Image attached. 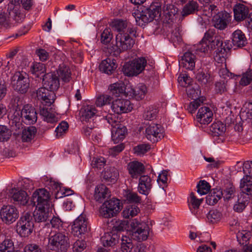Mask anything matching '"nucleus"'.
<instances>
[{"mask_svg": "<svg viewBox=\"0 0 252 252\" xmlns=\"http://www.w3.org/2000/svg\"><path fill=\"white\" fill-rule=\"evenodd\" d=\"M161 3L158 1L153 2L150 5L141 11H135L132 15L139 26L142 27L146 24L160 18L161 14Z\"/></svg>", "mask_w": 252, "mask_h": 252, "instance_id": "f257e3e1", "label": "nucleus"}, {"mask_svg": "<svg viewBox=\"0 0 252 252\" xmlns=\"http://www.w3.org/2000/svg\"><path fill=\"white\" fill-rule=\"evenodd\" d=\"M132 34L117 33L115 37V44L112 46L111 50L115 55L131 49L135 43Z\"/></svg>", "mask_w": 252, "mask_h": 252, "instance_id": "f03ea898", "label": "nucleus"}, {"mask_svg": "<svg viewBox=\"0 0 252 252\" xmlns=\"http://www.w3.org/2000/svg\"><path fill=\"white\" fill-rule=\"evenodd\" d=\"M67 234L65 232H59L50 236L48 238V248L58 252H65L69 246Z\"/></svg>", "mask_w": 252, "mask_h": 252, "instance_id": "7ed1b4c3", "label": "nucleus"}, {"mask_svg": "<svg viewBox=\"0 0 252 252\" xmlns=\"http://www.w3.org/2000/svg\"><path fill=\"white\" fill-rule=\"evenodd\" d=\"M13 116L16 122L22 119V121L28 125L36 122L37 118L35 109L29 104L24 106L21 110H16Z\"/></svg>", "mask_w": 252, "mask_h": 252, "instance_id": "20e7f679", "label": "nucleus"}, {"mask_svg": "<svg viewBox=\"0 0 252 252\" xmlns=\"http://www.w3.org/2000/svg\"><path fill=\"white\" fill-rule=\"evenodd\" d=\"M33 226L32 213L25 212L17 223L16 231L21 237H27L32 232Z\"/></svg>", "mask_w": 252, "mask_h": 252, "instance_id": "39448f33", "label": "nucleus"}, {"mask_svg": "<svg viewBox=\"0 0 252 252\" xmlns=\"http://www.w3.org/2000/svg\"><path fill=\"white\" fill-rule=\"evenodd\" d=\"M7 11L8 14L5 12L0 13V26L5 29L13 26V21L18 22L20 14L18 7L14 6L13 4H8Z\"/></svg>", "mask_w": 252, "mask_h": 252, "instance_id": "423d86ee", "label": "nucleus"}, {"mask_svg": "<svg viewBox=\"0 0 252 252\" xmlns=\"http://www.w3.org/2000/svg\"><path fill=\"white\" fill-rule=\"evenodd\" d=\"M11 86L13 89L21 94H25L30 87L28 74L24 71L16 72L11 77Z\"/></svg>", "mask_w": 252, "mask_h": 252, "instance_id": "0eeeda50", "label": "nucleus"}, {"mask_svg": "<svg viewBox=\"0 0 252 252\" xmlns=\"http://www.w3.org/2000/svg\"><path fill=\"white\" fill-rule=\"evenodd\" d=\"M119 200L113 198L105 201L99 209V214L105 218L114 217L120 211Z\"/></svg>", "mask_w": 252, "mask_h": 252, "instance_id": "6e6552de", "label": "nucleus"}, {"mask_svg": "<svg viewBox=\"0 0 252 252\" xmlns=\"http://www.w3.org/2000/svg\"><path fill=\"white\" fill-rule=\"evenodd\" d=\"M164 128L160 125L154 123L146 124L145 136L151 142L155 143L164 137Z\"/></svg>", "mask_w": 252, "mask_h": 252, "instance_id": "1a4fd4ad", "label": "nucleus"}, {"mask_svg": "<svg viewBox=\"0 0 252 252\" xmlns=\"http://www.w3.org/2000/svg\"><path fill=\"white\" fill-rule=\"evenodd\" d=\"M89 229L88 219L83 213L74 220L71 225L72 233L77 237L85 234Z\"/></svg>", "mask_w": 252, "mask_h": 252, "instance_id": "9d476101", "label": "nucleus"}, {"mask_svg": "<svg viewBox=\"0 0 252 252\" xmlns=\"http://www.w3.org/2000/svg\"><path fill=\"white\" fill-rule=\"evenodd\" d=\"M112 27L118 33L126 34L129 33L134 37L136 36V27L132 25L126 20L116 19L112 21Z\"/></svg>", "mask_w": 252, "mask_h": 252, "instance_id": "9b49d317", "label": "nucleus"}, {"mask_svg": "<svg viewBox=\"0 0 252 252\" xmlns=\"http://www.w3.org/2000/svg\"><path fill=\"white\" fill-rule=\"evenodd\" d=\"M32 202L36 207H50L49 192L44 189L36 190L32 194Z\"/></svg>", "mask_w": 252, "mask_h": 252, "instance_id": "f8f14e48", "label": "nucleus"}, {"mask_svg": "<svg viewBox=\"0 0 252 252\" xmlns=\"http://www.w3.org/2000/svg\"><path fill=\"white\" fill-rule=\"evenodd\" d=\"M186 92L189 97L194 100L190 102L187 106V109L190 113H193L195 110L199 106H200L203 102V99L202 98H199L196 99L200 94V91L198 89H195L194 87L189 86L186 88Z\"/></svg>", "mask_w": 252, "mask_h": 252, "instance_id": "ddd939ff", "label": "nucleus"}, {"mask_svg": "<svg viewBox=\"0 0 252 252\" xmlns=\"http://www.w3.org/2000/svg\"><path fill=\"white\" fill-rule=\"evenodd\" d=\"M0 214L2 221L7 224L12 223L19 217L17 209L12 205L3 206L0 210Z\"/></svg>", "mask_w": 252, "mask_h": 252, "instance_id": "4468645a", "label": "nucleus"}, {"mask_svg": "<svg viewBox=\"0 0 252 252\" xmlns=\"http://www.w3.org/2000/svg\"><path fill=\"white\" fill-rule=\"evenodd\" d=\"M231 48V44L229 41L225 40L221 42L219 46H216V50L215 52L214 59L216 62L222 64L224 63L226 66L225 61L227 58V53Z\"/></svg>", "mask_w": 252, "mask_h": 252, "instance_id": "2eb2a0df", "label": "nucleus"}, {"mask_svg": "<svg viewBox=\"0 0 252 252\" xmlns=\"http://www.w3.org/2000/svg\"><path fill=\"white\" fill-rule=\"evenodd\" d=\"M111 108L116 114H122L126 113L131 111L132 105L130 101L126 99L118 98L114 100Z\"/></svg>", "mask_w": 252, "mask_h": 252, "instance_id": "dca6fc26", "label": "nucleus"}, {"mask_svg": "<svg viewBox=\"0 0 252 252\" xmlns=\"http://www.w3.org/2000/svg\"><path fill=\"white\" fill-rule=\"evenodd\" d=\"M36 96L38 99L40 100L42 103L47 105H50L53 103L56 97L54 92L49 90L45 87L40 88L37 90Z\"/></svg>", "mask_w": 252, "mask_h": 252, "instance_id": "f3484780", "label": "nucleus"}, {"mask_svg": "<svg viewBox=\"0 0 252 252\" xmlns=\"http://www.w3.org/2000/svg\"><path fill=\"white\" fill-rule=\"evenodd\" d=\"M230 14L226 11H220L213 18L214 27L222 30L226 28L227 24L231 21Z\"/></svg>", "mask_w": 252, "mask_h": 252, "instance_id": "a211bd4d", "label": "nucleus"}, {"mask_svg": "<svg viewBox=\"0 0 252 252\" xmlns=\"http://www.w3.org/2000/svg\"><path fill=\"white\" fill-rule=\"evenodd\" d=\"M43 82L45 87L54 92L57 90L60 85L59 78L55 72L44 74L43 77Z\"/></svg>", "mask_w": 252, "mask_h": 252, "instance_id": "6ab92c4d", "label": "nucleus"}, {"mask_svg": "<svg viewBox=\"0 0 252 252\" xmlns=\"http://www.w3.org/2000/svg\"><path fill=\"white\" fill-rule=\"evenodd\" d=\"M213 113L207 106L201 107L197 113L196 120L201 125H208L213 119Z\"/></svg>", "mask_w": 252, "mask_h": 252, "instance_id": "aec40b11", "label": "nucleus"}, {"mask_svg": "<svg viewBox=\"0 0 252 252\" xmlns=\"http://www.w3.org/2000/svg\"><path fill=\"white\" fill-rule=\"evenodd\" d=\"M127 169L132 179H137L145 171V166L143 163L136 160L129 162L127 165Z\"/></svg>", "mask_w": 252, "mask_h": 252, "instance_id": "412c9836", "label": "nucleus"}, {"mask_svg": "<svg viewBox=\"0 0 252 252\" xmlns=\"http://www.w3.org/2000/svg\"><path fill=\"white\" fill-rule=\"evenodd\" d=\"M9 196L17 204L26 205L29 200L28 195L25 190L16 188L10 190Z\"/></svg>", "mask_w": 252, "mask_h": 252, "instance_id": "4be33fe9", "label": "nucleus"}, {"mask_svg": "<svg viewBox=\"0 0 252 252\" xmlns=\"http://www.w3.org/2000/svg\"><path fill=\"white\" fill-rule=\"evenodd\" d=\"M152 188V179L148 175H141L139 178L137 189L143 195H147Z\"/></svg>", "mask_w": 252, "mask_h": 252, "instance_id": "5701e85b", "label": "nucleus"}, {"mask_svg": "<svg viewBox=\"0 0 252 252\" xmlns=\"http://www.w3.org/2000/svg\"><path fill=\"white\" fill-rule=\"evenodd\" d=\"M164 22L168 24L173 23L177 18L178 8L172 4H165L163 8Z\"/></svg>", "mask_w": 252, "mask_h": 252, "instance_id": "b1692460", "label": "nucleus"}, {"mask_svg": "<svg viewBox=\"0 0 252 252\" xmlns=\"http://www.w3.org/2000/svg\"><path fill=\"white\" fill-rule=\"evenodd\" d=\"M202 39L203 42L206 41L210 44L211 50L216 49V46H219L223 42L221 37L217 35L214 29L207 31Z\"/></svg>", "mask_w": 252, "mask_h": 252, "instance_id": "393cba45", "label": "nucleus"}, {"mask_svg": "<svg viewBox=\"0 0 252 252\" xmlns=\"http://www.w3.org/2000/svg\"><path fill=\"white\" fill-rule=\"evenodd\" d=\"M52 212L50 207H36L32 214L35 221L37 222H45L51 216Z\"/></svg>", "mask_w": 252, "mask_h": 252, "instance_id": "a878e982", "label": "nucleus"}, {"mask_svg": "<svg viewBox=\"0 0 252 252\" xmlns=\"http://www.w3.org/2000/svg\"><path fill=\"white\" fill-rule=\"evenodd\" d=\"M196 56L190 51L186 52L179 61L180 66L189 70H193L195 67Z\"/></svg>", "mask_w": 252, "mask_h": 252, "instance_id": "bb28decb", "label": "nucleus"}, {"mask_svg": "<svg viewBox=\"0 0 252 252\" xmlns=\"http://www.w3.org/2000/svg\"><path fill=\"white\" fill-rule=\"evenodd\" d=\"M149 234V227L145 223H143L141 226L133 231L131 234L132 238L138 241L146 240Z\"/></svg>", "mask_w": 252, "mask_h": 252, "instance_id": "cd10ccee", "label": "nucleus"}, {"mask_svg": "<svg viewBox=\"0 0 252 252\" xmlns=\"http://www.w3.org/2000/svg\"><path fill=\"white\" fill-rule=\"evenodd\" d=\"M118 66L115 59L107 58L103 60L99 65L100 70L107 74H111Z\"/></svg>", "mask_w": 252, "mask_h": 252, "instance_id": "c85d7f7f", "label": "nucleus"}, {"mask_svg": "<svg viewBox=\"0 0 252 252\" xmlns=\"http://www.w3.org/2000/svg\"><path fill=\"white\" fill-rule=\"evenodd\" d=\"M249 11V9L245 5L236 4L233 7L234 19L237 22L243 21L247 17Z\"/></svg>", "mask_w": 252, "mask_h": 252, "instance_id": "c756f323", "label": "nucleus"}, {"mask_svg": "<svg viewBox=\"0 0 252 252\" xmlns=\"http://www.w3.org/2000/svg\"><path fill=\"white\" fill-rule=\"evenodd\" d=\"M232 42L237 47H243L247 44V40L245 34L239 30L233 32L232 35Z\"/></svg>", "mask_w": 252, "mask_h": 252, "instance_id": "7c9ffc66", "label": "nucleus"}, {"mask_svg": "<svg viewBox=\"0 0 252 252\" xmlns=\"http://www.w3.org/2000/svg\"><path fill=\"white\" fill-rule=\"evenodd\" d=\"M59 78L64 83L69 82L71 78L69 67L65 64H61L55 72Z\"/></svg>", "mask_w": 252, "mask_h": 252, "instance_id": "2f4dec72", "label": "nucleus"}, {"mask_svg": "<svg viewBox=\"0 0 252 252\" xmlns=\"http://www.w3.org/2000/svg\"><path fill=\"white\" fill-rule=\"evenodd\" d=\"M110 196V192L104 185L101 184L95 188L94 197L97 201L102 202L105 198Z\"/></svg>", "mask_w": 252, "mask_h": 252, "instance_id": "473e14b6", "label": "nucleus"}, {"mask_svg": "<svg viewBox=\"0 0 252 252\" xmlns=\"http://www.w3.org/2000/svg\"><path fill=\"white\" fill-rule=\"evenodd\" d=\"M126 132V128L122 124L111 128L112 139L115 143L123 140Z\"/></svg>", "mask_w": 252, "mask_h": 252, "instance_id": "72a5a7b5", "label": "nucleus"}, {"mask_svg": "<svg viewBox=\"0 0 252 252\" xmlns=\"http://www.w3.org/2000/svg\"><path fill=\"white\" fill-rule=\"evenodd\" d=\"M40 115L43 117V120L47 123L53 124L58 121V118L56 116L52 108L46 107L41 108Z\"/></svg>", "mask_w": 252, "mask_h": 252, "instance_id": "f704fd0d", "label": "nucleus"}, {"mask_svg": "<svg viewBox=\"0 0 252 252\" xmlns=\"http://www.w3.org/2000/svg\"><path fill=\"white\" fill-rule=\"evenodd\" d=\"M109 90L112 95L115 97L126 95L125 85L122 82L111 84L109 87Z\"/></svg>", "mask_w": 252, "mask_h": 252, "instance_id": "c9c22d12", "label": "nucleus"}, {"mask_svg": "<svg viewBox=\"0 0 252 252\" xmlns=\"http://www.w3.org/2000/svg\"><path fill=\"white\" fill-rule=\"evenodd\" d=\"M222 195V191L220 189H213L206 196V202L210 205H214L221 198Z\"/></svg>", "mask_w": 252, "mask_h": 252, "instance_id": "e433bc0d", "label": "nucleus"}, {"mask_svg": "<svg viewBox=\"0 0 252 252\" xmlns=\"http://www.w3.org/2000/svg\"><path fill=\"white\" fill-rule=\"evenodd\" d=\"M210 130L214 137L222 136L225 130V126L220 121L213 123L210 126Z\"/></svg>", "mask_w": 252, "mask_h": 252, "instance_id": "4c0bfd02", "label": "nucleus"}, {"mask_svg": "<svg viewBox=\"0 0 252 252\" xmlns=\"http://www.w3.org/2000/svg\"><path fill=\"white\" fill-rule=\"evenodd\" d=\"M240 188L245 195L252 194V178L245 176L241 180Z\"/></svg>", "mask_w": 252, "mask_h": 252, "instance_id": "58836bf2", "label": "nucleus"}, {"mask_svg": "<svg viewBox=\"0 0 252 252\" xmlns=\"http://www.w3.org/2000/svg\"><path fill=\"white\" fill-rule=\"evenodd\" d=\"M202 201V199L197 198L194 193L191 192L190 193L188 199V203L189 209L192 214L196 215L197 210L199 208Z\"/></svg>", "mask_w": 252, "mask_h": 252, "instance_id": "ea45409f", "label": "nucleus"}, {"mask_svg": "<svg viewBox=\"0 0 252 252\" xmlns=\"http://www.w3.org/2000/svg\"><path fill=\"white\" fill-rule=\"evenodd\" d=\"M147 93V87L143 84H139L133 89H131V94L136 100H141L145 97Z\"/></svg>", "mask_w": 252, "mask_h": 252, "instance_id": "a19ab883", "label": "nucleus"}, {"mask_svg": "<svg viewBox=\"0 0 252 252\" xmlns=\"http://www.w3.org/2000/svg\"><path fill=\"white\" fill-rule=\"evenodd\" d=\"M249 203V196L244 194L238 196L237 201L234 205L233 209L235 212H242Z\"/></svg>", "mask_w": 252, "mask_h": 252, "instance_id": "79ce46f5", "label": "nucleus"}, {"mask_svg": "<svg viewBox=\"0 0 252 252\" xmlns=\"http://www.w3.org/2000/svg\"><path fill=\"white\" fill-rule=\"evenodd\" d=\"M36 132V128L33 126H29L25 128L22 131V141L27 142L31 141L34 137Z\"/></svg>", "mask_w": 252, "mask_h": 252, "instance_id": "37998d69", "label": "nucleus"}, {"mask_svg": "<svg viewBox=\"0 0 252 252\" xmlns=\"http://www.w3.org/2000/svg\"><path fill=\"white\" fill-rule=\"evenodd\" d=\"M101 241L104 247H111L115 245L118 241V237L117 234L105 233L101 238Z\"/></svg>", "mask_w": 252, "mask_h": 252, "instance_id": "c03bdc74", "label": "nucleus"}, {"mask_svg": "<svg viewBox=\"0 0 252 252\" xmlns=\"http://www.w3.org/2000/svg\"><path fill=\"white\" fill-rule=\"evenodd\" d=\"M133 60L126 63L123 66V73L126 76H133L139 74Z\"/></svg>", "mask_w": 252, "mask_h": 252, "instance_id": "a18cd8bd", "label": "nucleus"}, {"mask_svg": "<svg viewBox=\"0 0 252 252\" xmlns=\"http://www.w3.org/2000/svg\"><path fill=\"white\" fill-rule=\"evenodd\" d=\"M133 60L126 63L123 66V73L126 76H133L139 74Z\"/></svg>", "mask_w": 252, "mask_h": 252, "instance_id": "49530a36", "label": "nucleus"}, {"mask_svg": "<svg viewBox=\"0 0 252 252\" xmlns=\"http://www.w3.org/2000/svg\"><path fill=\"white\" fill-rule=\"evenodd\" d=\"M118 170L115 167H111L105 170L103 173V179L108 182H114L118 178Z\"/></svg>", "mask_w": 252, "mask_h": 252, "instance_id": "de8ad7c7", "label": "nucleus"}, {"mask_svg": "<svg viewBox=\"0 0 252 252\" xmlns=\"http://www.w3.org/2000/svg\"><path fill=\"white\" fill-rule=\"evenodd\" d=\"M96 112V110L93 105H87L81 110V118L83 121H88L92 118Z\"/></svg>", "mask_w": 252, "mask_h": 252, "instance_id": "09e8293b", "label": "nucleus"}, {"mask_svg": "<svg viewBox=\"0 0 252 252\" xmlns=\"http://www.w3.org/2000/svg\"><path fill=\"white\" fill-rule=\"evenodd\" d=\"M206 218L207 221L209 223H217L221 219L222 214L217 210H211L207 214Z\"/></svg>", "mask_w": 252, "mask_h": 252, "instance_id": "8fccbe9b", "label": "nucleus"}, {"mask_svg": "<svg viewBox=\"0 0 252 252\" xmlns=\"http://www.w3.org/2000/svg\"><path fill=\"white\" fill-rule=\"evenodd\" d=\"M140 212L139 208L135 205H128L123 211L125 218H129L136 216Z\"/></svg>", "mask_w": 252, "mask_h": 252, "instance_id": "3c124183", "label": "nucleus"}, {"mask_svg": "<svg viewBox=\"0 0 252 252\" xmlns=\"http://www.w3.org/2000/svg\"><path fill=\"white\" fill-rule=\"evenodd\" d=\"M15 247L13 241L5 239L0 244V252H14Z\"/></svg>", "mask_w": 252, "mask_h": 252, "instance_id": "603ef678", "label": "nucleus"}, {"mask_svg": "<svg viewBox=\"0 0 252 252\" xmlns=\"http://www.w3.org/2000/svg\"><path fill=\"white\" fill-rule=\"evenodd\" d=\"M252 235L250 231L242 230L239 231L237 233V239L241 245H246L247 242L249 240Z\"/></svg>", "mask_w": 252, "mask_h": 252, "instance_id": "864d4df0", "label": "nucleus"}, {"mask_svg": "<svg viewBox=\"0 0 252 252\" xmlns=\"http://www.w3.org/2000/svg\"><path fill=\"white\" fill-rule=\"evenodd\" d=\"M198 4L196 1H190L183 8L182 14L185 16L194 13L197 10Z\"/></svg>", "mask_w": 252, "mask_h": 252, "instance_id": "5fc2aeb1", "label": "nucleus"}, {"mask_svg": "<svg viewBox=\"0 0 252 252\" xmlns=\"http://www.w3.org/2000/svg\"><path fill=\"white\" fill-rule=\"evenodd\" d=\"M196 78L201 85H206L211 81L210 75L207 72L199 71L196 74Z\"/></svg>", "mask_w": 252, "mask_h": 252, "instance_id": "6e6d98bb", "label": "nucleus"}, {"mask_svg": "<svg viewBox=\"0 0 252 252\" xmlns=\"http://www.w3.org/2000/svg\"><path fill=\"white\" fill-rule=\"evenodd\" d=\"M197 191L201 195L207 194L210 190V184L205 180H201L197 185Z\"/></svg>", "mask_w": 252, "mask_h": 252, "instance_id": "4d7b16f0", "label": "nucleus"}, {"mask_svg": "<svg viewBox=\"0 0 252 252\" xmlns=\"http://www.w3.org/2000/svg\"><path fill=\"white\" fill-rule=\"evenodd\" d=\"M31 72L35 74L37 77L45 72V65L40 63H36L33 64L31 68Z\"/></svg>", "mask_w": 252, "mask_h": 252, "instance_id": "13d9d810", "label": "nucleus"}, {"mask_svg": "<svg viewBox=\"0 0 252 252\" xmlns=\"http://www.w3.org/2000/svg\"><path fill=\"white\" fill-rule=\"evenodd\" d=\"M112 99V97L108 94L100 95L97 97L95 104L97 106L101 107L109 104Z\"/></svg>", "mask_w": 252, "mask_h": 252, "instance_id": "bf43d9fd", "label": "nucleus"}, {"mask_svg": "<svg viewBox=\"0 0 252 252\" xmlns=\"http://www.w3.org/2000/svg\"><path fill=\"white\" fill-rule=\"evenodd\" d=\"M235 192L234 187L233 185H229V187L222 191L223 195L222 197H223L224 200L228 201L235 196Z\"/></svg>", "mask_w": 252, "mask_h": 252, "instance_id": "052dcab7", "label": "nucleus"}, {"mask_svg": "<svg viewBox=\"0 0 252 252\" xmlns=\"http://www.w3.org/2000/svg\"><path fill=\"white\" fill-rule=\"evenodd\" d=\"M133 61L136 66V70H137L139 74L141 73L147 64V60L144 57H139L133 60Z\"/></svg>", "mask_w": 252, "mask_h": 252, "instance_id": "680f3d73", "label": "nucleus"}, {"mask_svg": "<svg viewBox=\"0 0 252 252\" xmlns=\"http://www.w3.org/2000/svg\"><path fill=\"white\" fill-rule=\"evenodd\" d=\"M252 82V69H249L242 74L240 84L246 86Z\"/></svg>", "mask_w": 252, "mask_h": 252, "instance_id": "e2e57ef3", "label": "nucleus"}, {"mask_svg": "<svg viewBox=\"0 0 252 252\" xmlns=\"http://www.w3.org/2000/svg\"><path fill=\"white\" fill-rule=\"evenodd\" d=\"M11 135V131L4 126H0V141H7Z\"/></svg>", "mask_w": 252, "mask_h": 252, "instance_id": "0e129e2a", "label": "nucleus"}, {"mask_svg": "<svg viewBox=\"0 0 252 252\" xmlns=\"http://www.w3.org/2000/svg\"><path fill=\"white\" fill-rule=\"evenodd\" d=\"M68 128V123L65 121H62L56 128V136L58 137H62L67 131Z\"/></svg>", "mask_w": 252, "mask_h": 252, "instance_id": "69168bd1", "label": "nucleus"}, {"mask_svg": "<svg viewBox=\"0 0 252 252\" xmlns=\"http://www.w3.org/2000/svg\"><path fill=\"white\" fill-rule=\"evenodd\" d=\"M157 114V109L149 107L145 110L143 117L145 120L151 121L156 118Z\"/></svg>", "mask_w": 252, "mask_h": 252, "instance_id": "338daca9", "label": "nucleus"}, {"mask_svg": "<svg viewBox=\"0 0 252 252\" xmlns=\"http://www.w3.org/2000/svg\"><path fill=\"white\" fill-rule=\"evenodd\" d=\"M244 111L241 113V116L246 117L249 119H252V103H246L244 106Z\"/></svg>", "mask_w": 252, "mask_h": 252, "instance_id": "774afa93", "label": "nucleus"}]
</instances>
